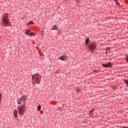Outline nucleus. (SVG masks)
Listing matches in <instances>:
<instances>
[{
  "label": "nucleus",
  "mask_w": 128,
  "mask_h": 128,
  "mask_svg": "<svg viewBox=\"0 0 128 128\" xmlns=\"http://www.w3.org/2000/svg\"><path fill=\"white\" fill-rule=\"evenodd\" d=\"M44 34V31H42V34Z\"/></svg>",
  "instance_id": "22"
},
{
  "label": "nucleus",
  "mask_w": 128,
  "mask_h": 128,
  "mask_svg": "<svg viewBox=\"0 0 128 128\" xmlns=\"http://www.w3.org/2000/svg\"><path fill=\"white\" fill-rule=\"evenodd\" d=\"M32 80L33 84H40V76L38 74H34L32 76Z\"/></svg>",
  "instance_id": "2"
},
{
  "label": "nucleus",
  "mask_w": 128,
  "mask_h": 128,
  "mask_svg": "<svg viewBox=\"0 0 128 128\" xmlns=\"http://www.w3.org/2000/svg\"><path fill=\"white\" fill-rule=\"evenodd\" d=\"M106 54H108V52H110V48H108L106 49Z\"/></svg>",
  "instance_id": "15"
},
{
  "label": "nucleus",
  "mask_w": 128,
  "mask_h": 128,
  "mask_svg": "<svg viewBox=\"0 0 128 128\" xmlns=\"http://www.w3.org/2000/svg\"><path fill=\"white\" fill-rule=\"evenodd\" d=\"M41 108H42V106H40V104H39L38 106V110H40Z\"/></svg>",
  "instance_id": "12"
},
{
  "label": "nucleus",
  "mask_w": 128,
  "mask_h": 128,
  "mask_svg": "<svg viewBox=\"0 0 128 128\" xmlns=\"http://www.w3.org/2000/svg\"><path fill=\"white\" fill-rule=\"evenodd\" d=\"M25 34L26 36H34V34L33 32H30V30H25Z\"/></svg>",
  "instance_id": "4"
},
{
  "label": "nucleus",
  "mask_w": 128,
  "mask_h": 128,
  "mask_svg": "<svg viewBox=\"0 0 128 128\" xmlns=\"http://www.w3.org/2000/svg\"><path fill=\"white\" fill-rule=\"evenodd\" d=\"M20 100H22V102H24V100H26V96H23L21 98Z\"/></svg>",
  "instance_id": "9"
},
{
  "label": "nucleus",
  "mask_w": 128,
  "mask_h": 128,
  "mask_svg": "<svg viewBox=\"0 0 128 128\" xmlns=\"http://www.w3.org/2000/svg\"><path fill=\"white\" fill-rule=\"evenodd\" d=\"M90 42V39L88 38H86V44H88V42Z\"/></svg>",
  "instance_id": "13"
},
{
  "label": "nucleus",
  "mask_w": 128,
  "mask_h": 128,
  "mask_svg": "<svg viewBox=\"0 0 128 128\" xmlns=\"http://www.w3.org/2000/svg\"><path fill=\"white\" fill-rule=\"evenodd\" d=\"M22 99H20V98H17V102H18V104H22Z\"/></svg>",
  "instance_id": "10"
},
{
  "label": "nucleus",
  "mask_w": 128,
  "mask_h": 128,
  "mask_svg": "<svg viewBox=\"0 0 128 128\" xmlns=\"http://www.w3.org/2000/svg\"><path fill=\"white\" fill-rule=\"evenodd\" d=\"M124 82L126 83V84H128V79L127 80L124 79Z\"/></svg>",
  "instance_id": "14"
},
{
  "label": "nucleus",
  "mask_w": 128,
  "mask_h": 128,
  "mask_svg": "<svg viewBox=\"0 0 128 128\" xmlns=\"http://www.w3.org/2000/svg\"><path fill=\"white\" fill-rule=\"evenodd\" d=\"M58 108V110H60V112L62 111V108Z\"/></svg>",
  "instance_id": "17"
},
{
  "label": "nucleus",
  "mask_w": 128,
  "mask_h": 128,
  "mask_svg": "<svg viewBox=\"0 0 128 128\" xmlns=\"http://www.w3.org/2000/svg\"><path fill=\"white\" fill-rule=\"evenodd\" d=\"M96 50V44L94 43H91L90 46V50L92 52H94L92 50Z\"/></svg>",
  "instance_id": "5"
},
{
  "label": "nucleus",
  "mask_w": 128,
  "mask_h": 128,
  "mask_svg": "<svg viewBox=\"0 0 128 128\" xmlns=\"http://www.w3.org/2000/svg\"><path fill=\"white\" fill-rule=\"evenodd\" d=\"M14 115L15 118H18V110H14Z\"/></svg>",
  "instance_id": "7"
},
{
  "label": "nucleus",
  "mask_w": 128,
  "mask_h": 128,
  "mask_svg": "<svg viewBox=\"0 0 128 128\" xmlns=\"http://www.w3.org/2000/svg\"><path fill=\"white\" fill-rule=\"evenodd\" d=\"M34 24V22H28V24Z\"/></svg>",
  "instance_id": "16"
},
{
  "label": "nucleus",
  "mask_w": 128,
  "mask_h": 128,
  "mask_svg": "<svg viewBox=\"0 0 128 128\" xmlns=\"http://www.w3.org/2000/svg\"><path fill=\"white\" fill-rule=\"evenodd\" d=\"M52 30H57V28H56V26H54L52 28Z\"/></svg>",
  "instance_id": "11"
},
{
  "label": "nucleus",
  "mask_w": 128,
  "mask_h": 128,
  "mask_svg": "<svg viewBox=\"0 0 128 128\" xmlns=\"http://www.w3.org/2000/svg\"><path fill=\"white\" fill-rule=\"evenodd\" d=\"M103 66H104L105 68H110L112 65L110 64V62H108L107 64H103Z\"/></svg>",
  "instance_id": "6"
},
{
  "label": "nucleus",
  "mask_w": 128,
  "mask_h": 128,
  "mask_svg": "<svg viewBox=\"0 0 128 128\" xmlns=\"http://www.w3.org/2000/svg\"><path fill=\"white\" fill-rule=\"evenodd\" d=\"M0 96H2V94H0Z\"/></svg>",
  "instance_id": "20"
},
{
  "label": "nucleus",
  "mask_w": 128,
  "mask_h": 128,
  "mask_svg": "<svg viewBox=\"0 0 128 128\" xmlns=\"http://www.w3.org/2000/svg\"><path fill=\"white\" fill-rule=\"evenodd\" d=\"M40 56H44V55H43L42 54H40Z\"/></svg>",
  "instance_id": "18"
},
{
  "label": "nucleus",
  "mask_w": 128,
  "mask_h": 128,
  "mask_svg": "<svg viewBox=\"0 0 128 128\" xmlns=\"http://www.w3.org/2000/svg\"><path fill=\"white\" fill-rule=\"evenodd\" d=\"M2 16L3 18L2 19V22L4 26H10V21L8 20V14H4Z\"/></svg>",
  "instance_id": "1"
},
{
  "label": "nucleus",
  "mask_w": 128,
  "mask_h": 128,
  "mask_svg": "<svg viewBox=\"0 0 128 128\" xmlns=\"http://www.w3.org/2000/svg\"><path fill=\"white\" fill-rule=\"evenodd\" d=\"M126 60H127V62H128V57H127V58H126Z\"/></svg>",
  "instance_id": "21"
},
{
  "label": "nucleus",
  "mask_w": 128,
  "mask_h": 128,
  "mask_svg": "<svg viewBox=\"0 0 128 128\" xmlns=\"http://www.w3.org/2000/svg\"><path fill=\"white\" fill-rule=\"evenodd\" d=\"M18 110L20 116H22L24 112H26V106L22 104L18 106Z\"/></svg>",
  "instance_id": "3"
},
{
  "label": "nucleus",
  "mask_w": 128,
  "mask_h": 128,
  "mask_svg": "<svg viewBox=\"0 0 128 128\" xmlns=\"http://www.w3.org/2000/svg\"><path fill=\"white\" fill-rule=\"evenodd\" d=\"M92 112H94V110H92L90 111V114H92Z\"/></svg>",
  "instance_id": "19"
},
{
  "label": "nucleus",
  "mask_w": 128,
  "mask_h": 128,
  "mask_svg": "<svg viewBox=\"0 0 128 128\" xmlns=\"http://www.w3.org/2000/svg\"><path fill=\"white\" fill-rule=\"evenodd\" d=\"M66 56H62L59 58V60H66Z\"/></svg>",
  "instance_id": "8"
}]
</instances>
